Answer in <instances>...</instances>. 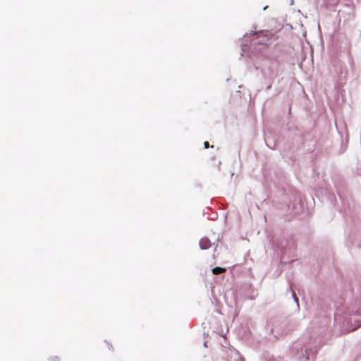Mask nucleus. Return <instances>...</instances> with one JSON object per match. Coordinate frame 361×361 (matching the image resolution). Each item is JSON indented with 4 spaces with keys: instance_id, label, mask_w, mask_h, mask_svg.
I'll return each mask as SVG.
<instances>
[{
    "instance_id": "f257e3e1",
    "label": "nucleus",
    "mask_w": 361,
    "mask_h": 361,
    "mask_svg": "<svg viewBox=\"0 0 361 361\" xmlns=\"http://www.w3.org/2000/svg\"><path fill=\"white\" fill-rule=\"evenodd\" d=\"M253 42L255 45L267 47L275 39L274 32L269 30H260L255 34Z\"/></svg>"
},
{
    "instance_id": "7ed1b4c3",
    "label": "nucleus",
    "mask_w": 361,
    "mask_h": 361,
    "mask_svg": "<svg viewBox=\"0 0 361 361\" xmlns=\"http://www.w3.org/2000/svg\"><path fill=\"white\" fill-rule=\"evenodd\" d=\"M200 245L202 249H207L209 247V243L207 239H202L200 241Z\"/></svg>"
},
{
    "instance_id": "20e7f679",
    "label": "nucleus",
    "mask_w": 361,
    "mask_h": 361,
    "mask_svg": "<svg viewBox=\"0 0 361 361\" xmlns=\"http://www.w3.org/2000/svg\"><path fill=\"white\" fill-rule=\"evenodd\" d=\"M204 148H206V149H207V148H209V143L207 141H205V142H204Z\"/></svg>"
},
{
    "instance_id": "f03ea898",
    "label": "nucleus",
    "mask_w": 361,
    "mask_h": 361,
    "mask_svg": "<svg viewBox=\"0 0 361 361\" xmlns=\"http://www.w3.org/2000/svg\"><path fill=\"white\" fill-rule=\"evenodd\" d=\"M226 271V269L219 267H214L212 269V273L214 275H218Z\"/></svg>"
},
{
    "instance_id": "39448f33",
    "label": "nucleus",
    "mask_w": 361,
    "mask_h": 361,
    "mask_svg": "<svg viewBox=\"0 0 361 361\" xmlns=\"http://www.w3.org/2000/svg\"><path fill=\"white\" fill-rule=\"evenodd\" d=\"M50 361H60L58 357H53L50 360Z\"/></svg>"
}]
</instances>
